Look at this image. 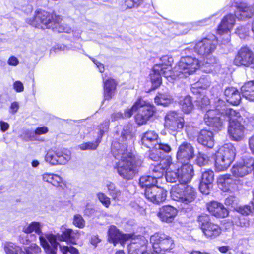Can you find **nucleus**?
<instances>
[{"instance_id": "obj_1", "label": "nucleus", "mask_w": 254, "mask_h": 254, "mask_svg": "<svg viewBox=\"0 0 254 254\" xmlns=\"http://www.w3.org/2000/svg\"><path fill=\"white\" fill-rule=\"evenodd\" d=\"M122 132L121 138L123 143L115 142L112 144V152L115 157L119 160L115 166L118 174L124 179L129 180L133 179L138 172V167L141 164V161L132 153L128 151L127 144L132 138L129 130Z\"/></svg>"}, {"instance_id": "obj_2", "label": "nucleus", "mask_w": 254, "mask_h": 254, "mask_svg": "<svg viewBox=\"0 0 254 254\" xmlns=\"http://www.w3.org/2000/svg\"><path fill=\"white\" fill-rule=\"evenodd\" d=\"M138 110L135 119L139 125L145 124L155 113V108L141 98L138 99L125 113V117H130L133 113Z\"/></svg>"}, {"instance_id": "obj_3", "label": "nucleus", "mask_w": 254, "mask_h": 254, "mask_svg": "<svg viewBox=\"0 0 254 254\" xmlns=\"http://www.w3.org/2000/svg\"><path fill=\"white\" fill-rule=\"evenodd\" d=\"M58 234L48 233L45 236H40V245L43 248L46 254H56L59 243L57 241ZM23 250L26 254H38L41 253V248L36 244H31L29 246L24 247Z\"/></svg>"}, {"instance_id": "obj_4", "label": "nucleus", "mask_w": 254, "mask_h": 254, "mask_svg": "<svg viewBox=\"0 0 254 254\" xmlns=\"http://www.w3.org/2000/svg\"><path fill=\"white\" fill-rule=\"evenodd\" d=\"M26 22L35 27L49 29L54 27L57 28L56 25L61 23L62 19L60 16L39 10L35 12L33 17L27 18Z\"/></svg>"}, {"instance_id": "obj_5", "label": "nucleus", "mask_w": 254, "mask_h": 254, "mask_svg": "<svg viewBox=\"0 0 254 254\" xmlns=\"http://www.w3.org/2000/svg\"><path fill=\"white\" fill-rule=\"evenodd\" d=\"M216 107L215 110L210 109L207 111L204 120L207 125L218 128L227 121L229 114L226 113V110L228 108L225 106L224 102L220 99L218 100Z\"/></svg>"}, {"instance_id": "obj_6", "label": "nucleus", "mask_w": 254, "mask_h": 254, "mask_svg": "<svg viewBox=\"0 0 254 254\" xmlns=\"http://www.w3.org/2000/svg\"><path fill=\"white\" fill-rule=\"evenodd\" d=\"M226 113L229 114L227 121L229 122L228 131L230 137L235 141L242 140L244 135V127L241 123L242 118L239 113L231 109H226Z\"/></svg>"}, {"instance_id": "obj_7", "label": "nucleus", "mask_w": 254, "mask_h": 254, "mask_svg": "<svg viewBox=\"0 0 254 254\" xmlns=\"http://www.w3.org/2000/svg\"><path fill=\"white\" fill-rule=\"evenodd\" d=\"M235 149L231 144H226L219 149L215 154V166L218 171L226 170L233 161Z\"/></svg>"}, {"instance_id": "obj_8", "label": "nucleus", "mask_w": 254, "mask_h": 254, "mask_svg": "<svg viewBox=\"0 0 254 254\" xmlns=\"http://www.w3.org/2000/svg\"><path fill=\"white\" fill-rule=\"evenodd\" d=\"M196 191L190 186L184 184L177 185L173 186L170 191L172 199L180 201L186 204L193 201L196 197Z\"/></svg>"}, {"instance_id": "obj_9", "label": "nucleus", "mask_w": 254, "mask_h": 254, "mask_svg": "<svg viewBox=\"0 0 254 254\" xmlns=\"http://www.w3.org/2000/svg\"><path fill=\"white\" fill-rule=\"evenodd\" d=\"M201 66L200 61L196 58L187 56L181 57L176 66V70L184 77L194 74Z\"/></svg>"}, {"instance_id": "obj_10", "label": "nucleus", "mask_w": 254, "mask_h": 254, "mask_svg": "<svg viewBox=\"0 0 254 254\" xmlns=\"http://www.w3.org/2000/svg\"><path fill=\"white\" fill-rule=\"evenodd\" d=\"M150 243L156 253H165L174 247L173 239L164 233H156L150 237Z\"/></svg>"}, {"instance_id": "obj_11", "label": "nucleus", "mask_w": 254, "mask_h": 254, "mask_svg": "<svg viewBox=\"0 0 254 254\" xmlns=\"http://www.w3.org/2000/svg\"><path fill=\"white\" fill-rule=\"evenodd\" d=\"M197 220L201 229L206 237L213 238L221 233L220 227L211 222L208 215L201 214L198 217Z\"/></svg>"}, {"instance_id": "obj_12", "label": "nucleus", "mask_w": 254, "mask_h": 254, "mask_svg": "<svg viewBox=\"0 0 254 254\" xmlns=\"http://www.w3.org/2000/svg\"><path fill=\"white\" fill-rule=\"evenodd\" d=\"M184 123L183 117L176 112H170L165 117L166 127L173 132L180 131L184 127Z\"/></svg>"}, {"instance_id": "obj_13", "label": "nucleus", "mask_w": 254, "mask_h": 254, "mask_svg": "<svg viewBox=\"0 0 254 254\" xmlns=\"http://www.w3.org/2000/svg\"><path fill=\"white\" fill-rule=\"evenodd\" d=\"M144 195L146 199L155 204L164 202L167 197V191L163 188L157 186L146 189Z\"/></svg>"}, {"instance_id": "obj_14", "label": "nucleus", "mask_w": 254, "mask_h": 254, "mask_svg": "<svg viewBox=\"0 0 254 254\" xmlns=\"http://www.w3.org/2000/svg\"><path fill=\"white\" fill-rule=\"evenodd\" d=\"M254 159L248 158L242 162L234 165L231 169V172L236 177H243L254 170Z\"/></svg>"}, {"instance_id": "obj_15", "label": "nucleus", "mask_w": 254, "mask_h": 254, "mask_svg": "<svg viewBox=\"0 0 254 254\" xmlns=\"http://www.w3.org/2000/svg\"><path fill=\"white\" fill-rule=\"evenodd\" d=\"M254 60V53L249 48L244 47L239 50L234 62L237 66L248 67L252 64Z\"/></svg>"}, {"instance_id": "obj_16", "label": "nucleus", "mask_w": 254, "mask_h": 254, "mask_svg": "<svg viewBox=\"0 0 254 254\" xmlns=\"http://www.w3.org/2000/svg\"><path fill=\"white\" fill-rule=\"evenodd\" d=\"M130 243L128 246L129 254H139L146 251L147 248V240L143 236H133L131 234Z\"/></svg>"}, {"instance_id": "obj_17", "label": "nucleus", "mask_w": 254, "mask_h": 254, "mask_svg": "<svg viewBox=\"0 0 254 254\" xmlns=\"http://www.w3.org/2000/svg\"><path fill=\"white\" fill-rule=\"evenodd\" d=\"M215 49V41L207 38L198 41L194 47L195 52L203 56L209 55Z\"/></svg>"}, {"instance_id": "obj_18", "label": "nucleus", "mask_w": 254, "mask_h": 254, "mask_svg": "<svg viewBox=\"0 0 254 254\" xmlns=\"http://www.w3.org/2000/svg\"><path fill=\"white\" fill-rule=\"evenodd\" d=\"M177 159L181 163H188L194 156V148L190 144L184 142L178 147Z\"/></svg>"}, {"instance_id": "obj_19", "label": "nucleus", "mask_w": 254, "mask_h": 254, "mask_svg": "<svg viewBox=\"0 0 254 254\" xmlns=\"http://www.w3.org/2000/svg\"><path fill=\"white\" fill-rule=\"evenodd\" d=\"M235 16L240 20L250 18L254 15V4L241 2L236 4Z\"/></svg>"}, {"instance_id": "obj_20", "label": "nucleus", "mask_w": 254, "mask_h": 254, "mask_svg": "<svg viewBox=\"0 0 254 254\" xmlns=\"http://www.w3.org/2000/svg\"><path fill=\"white\" fill-rule=\"evenodd\" d=\"M206 208L212 216L216 218H224L229 215L228 210L223 204L218 201H212L207 203Z\"/></svg>"}, {"instance_id": "obj_21", "label": "nucleus", "mask_w": 254, "mask_h": 254, "mask_svg": "<svg viewBox=\"0 0 254 254\" xmlns=\"http://www.w3.org/2000/svg\"><path fill=\"white\" fill-rule=\"evenodd\" d=\"M108 236L109 241L116 246L118 243L123 245L125 242L128 240L131 236V234H122L115 226H111L109 229Z\"/></svg>"}, {"instance_id": "obj_22", "label": "nucleus", "mask_w": 254, "mask_h": 254, "mask_svg": "<svg viewBox=\"0 0 254 254\" xmlns=\"http://www.w3.org/2000/svg\"><path fill=\"white\" fill-rule=\"evenodd\" d=\"M235 15L229 14L222 19L217 29V33L220 35L230 32L235 24Z\"/></svg>"}, {"instance_id": "obj_23", "label": "nucleus", "mask_w": 254, "mask_h": 254, "mask_svg": "<svg viewBox=\"0 0 254 254\" xmlns=\"http://www.w3.org/2000/svg\"><path fill=\"white\" fill-rule=\"evenodd\" d=\"M183 164L182 166L177 169L181 184L189 182L193 176V166L188 163Z\"/></svg>"}, {"instance_id": "obj_24", "label": "nucleus", "mask_w": 254, "mask_h": 254, "mask_svg": "<svg viewBox=\"0 0 254 254\" xmlns=\"http://www.w3.org/2000/svg\"><path fill=\"white\" fill-rule=\"evenodd\" d=\"M177 212L175 208L170 205L164 206L160 209L158 216L162 221L170 222L176 217Z\"/></svg>"}, {"instance_id": "obj_25", "label": "nucleus", "mask_w": 254, "mask_h": 254, "mask_svg": "<svg viewBox=\"0 0 254 254\" xmlns=\"http://www.w3.org/2000/svg\"><path fill=\"white\" fill-rule=\"evenodd\" d=\"M224 95L226 101L234 105H238L241 97L238 90L234 87L227 88L224 91Z\"/></svg>"}, {"instance_id": "obj_26", "label": "nucleus", "mask_w": 254, "mask_h": 254, "mask_svg": "<svg viewBox=\"0 0 254 254\" xmlns=\"http://www.w3.org/2000/svg\"><path fill=\"white\" fill-rule=\"evenodd\" d=\"M198 141L203 146L212 148L214 146L213 133L206 129L201 130L198 137Z\"/></svg>"}, {"instance_id": "obj_27", "label": "nucleus", "mask_w": 254, "mask_h": 254, "mask_svg": "<svg viewBox=\"0 0 254 254\" xmlns=\"http://www.w3.org/2000/svg\"><path fill=\"white\" fill-rule=\"evenodd\" d=\"M158 135L154 131H147L145 132L141 138L142 145L147 148H152L155 145V142H157Z\"/></svg>"}, {"instance_id": "obj_28", "label": "nucleus", "mask_w": 254, "mask_h": 254, "mask_svg": "<svg viewBox=\"0 0 254 254\" xmlns=\"http://www.w3.org/2000/svg\"><path fill=\"white\" fill-rule=\"evenodd\" d=\"M81 233H84L82 231L79 230H73L71 229H65L62 231L61 236L59 240L61 241H70L74 244V241L76 239H79Z\"/></svg>"}, {"instance_id": "obj_29", "label": "nucleus", "mask_w": 254, "mask_h": 254, "mask_svg": "<svg viewBox=\"0 0 254 254\" xmlns=\"http://www.w3.org/2000/svg\"><path fill=\"white\" fill-rule=\"evenodd\" d=\"M162 63L157 64L156 65H158L162 67L163 74L164 77L168 78L172 75V67L171 64L173 62V58L169 56L165 55L162 56L160 59Z\"/></svg>"}, {"instance_id": "obj_30", "label": "nucleus", "mask_w": 254, "mask_h": 254, "mask_svg": "<svg viewBox=\"0 0 254 254\" xmlns=\"http://www.w3.org/2000/svg\"><path fill=\"white\" fill-rule=\"evenodd\" d=\"M162 67L158 65H155L153 68L152 73L150 74L152 86L154 89L158 87L161 84L162 80L161 76L164 77L163 74Z\"/></svg>"}, {"instance_id": "obj_31", "label": "nucleus", "mask_w": 254, "mask_h": 254, "mask_svg": "<svg viewBox=\"0 0 254 254\" xmlns=\"http://www.w3.org/2000/svg\"><path fill=\"white\" fill-rule=\"evenodd\" d=\"M117 83L116 81L110 78L104 82V98L109 100L114 95Z\"/></svg>"}, {"instance_id": "obj_32", "label": "nucleus", "mask_w": 254, "mask_h": 254, "mask_svg": "<svg viewBox=\"0 0 254 254\" xmlns=\"http://www.w3.org/2000/svg\"><path fill=\"white\" fill-rule=\"evenodd\" d=\"M43 224L39 222H32L30 224L25 226L23 228V231L25 233H31L35 232L40 236H45L47 233L43 234L42 232V228ZM48 233H47L48 234Z\"/></svg>"}, {"instance_id": "obj_33", "label": "nucleus", "mask_w": 254, "mask_h": 254, "mask_svg": "<svg viewBox=\"0 0 254 254\" xmlns=\"http://www.w3.org/2000/svg\"><path fill=\"white\" fill-rule=\"evenodd\" d=\"M242 96L247 100L254 101V82L249 81L241 87Z\"/></svg>"}, {"instance_id": "obj_34", "label": "nucleus", "mask_w": 254, "mask_h": 254, "mask_svg": "<svg viewBox=\"0 0 254 254\" xmlns=\"http://www.w3.org/2000/svg\"><path fill=\"white\" fill-rule=\"evenodd\" d=\"M156 104L164 107H167L173 103L174 99L171 95L167 93H159L154 99Z\"/></svg>"}, {"instance_id": "obj_35", "label": "nucleus", "mask_w": 254, "mask_h": 254, "mask_svg": "<svg viewBox=\"0 0 254 254\" xmlns=\"http://www.w3.org/2000/svg\"><path fill=\"white\" fill-rule=\"evenodd\" d=\"M42 180L46 182L52 184L54 186H59L63 182L62 178L57 174L50 173H44Z\"/></svg>"}, {"instance_id": "obj_36", "label": "nucleus", "mask_w": 254, "mask_h": 254, "mask_svg": "<svg viewBox=\"0 0 254 254\" xmlns=\"http://www.w3.org/2000/svg\"><path fill=\"white\" fill-rule=\"evenodd\" d=\"M157 179L153 176L144 175L140 177L139 180V186L142 188L147 189L152 186H156Z\"/></svg>"}, {"instance_id": "obj_37", "label": "nucleus", "mask_w": 254, "mask_h": 254, "mask_svg": "<svg viewBox=\"0 0 254 254\" xmlns=\"http://www.w3.org/2000/svg\"><path fill=\"white\" fill-rule=\"evenodd\" d=\"M4 249L7 254H26L21 247L11 242H6Z\"/></svg>"}, {"instance_id": "obj_38", "label": "nucleus", "mask_w": 254, "mask_h": 254, "mask_svg": "<svg viewBox=\"0 0 254 254\" xmlns=\"http://www.w3.org/2000/svg\"><path fill=\"white\" fill-rule=\"evenodd\" d=\"M71 153L68 149H64L58 151V165H64L66 164L71 159Z\"/></svg>"}, {"instance_id": "obj_39", "label": "nucleus", "mask_w": 254, "mask_h": 254, "mask_svg": "<svg viewBox=\"0 0 254 254\" xmlns=\"http://www.w3.org/2000/svg\"><path fill=\"white\" fill-rule=\"evenodd\" d=\"M180 105L182 111L185 113H189L191 112L193 109V105L192 102L191 98L190 96L185 97L180 101Z\"/></svg>"}, {"instance_id": "obj_40", "label": "nucleus", "mask_w": 254, "mask_h": 254, "mask_svg": "<svg viewBox=\"0 0 254 254\" xmlns=\"http://www.w3.org/2000/svg\"><path fill=\"white\" fill-rule=\"evenodd\" d=\"M58 151L49 150L46 153L45 160L51 165H58Z\"/></svg>"}, {"instance_id": "obj_41", "label": "nucleus", "mask_w": 254, "mask_h": 254, "mask_svg": "<svg viewBox=\"0 0 254 254\" xmlns=\"http://www.w3.org/2000/svg\"><path fill=\"white\" fill-rule=\"evenodd\" d=\"M214 173L212 170H206L202 174L201 181L208 183V184H212L214 181Z\"/></svg>"}, {"instance_id": "obj_42", "label": "nucleus", "mask_w": 254, "mask_h": 254, "mask_svg": "<svg viewBox=\"0 0 254 254\" xmlns=\"http://www.w3.org/2000/svg\"><path fill=\"white\" fill-rule=\"evenodd\" d=\"M238 202L239 200L237 197L234 196H229L226 198L225 200V204L231 208H233L236 210L237 208L239 206L238 205Z\"/></svg>"}, {"instance_id": "obj_43", "label": "nucleus", "mask_w": 254, "mask_h": 254, "mask_svg": "<svg viewBox=\"0 0 254 254\" xmlns=\"http://www.w3.org/2000/svg\"><path fill=\"white\" fill-rule=\"evenodd\" d=\"M166 179L167 182L171 183L176 182L177 180L179 181V176L178 171H168L166 173Z\"/></svg>"}, {"instance_id": "obj_44", "label": "nucleus", "mask_w": 254, "mask_h": 254, "mask_svg": "<svg viewBox=\"0 0 254 254\" xmlns=\"http://www.w3.org/2000/svg\"><path fill=\"white\" fill-rule=\"evenodd\" d=\"M99 142V141L96 140L95 142H87L83 143L79 146V148L82 150H95L97 148Z\"/></svg>"}, {"instance_id": "obj_45", "label": "nucleus", "mask_w": 254, "mask_h": 254, "mask_svg": "<svg viewBox=\"0 0 254 254\" xmlns=\"http://www.w3.org/2000/svg\"><path fill=\"white\" fill-rule=\"evenodd\" d=\"M73 224L79 228H83L85 225V222L81 215L79 214L75 215L73 218Z\"/></svg>"}, {"instance_id": "obj_46", "label": "nucleus", "mask_w": 254, "mask_h": 254, "mask_svg": "<svg viewBox=\"0 0 254 254\" xmlns=\"http://www.w3.org/2000/svg\"><path fill=\"white\" fill-rule=\"evenodd\" d=\"M233 222L238 226L247 227L249 225V221L244 217H235L233 219Z\"/></svg>"}, {"instance_id": "obj_47", "label": "nucleus", "mask_w": 254, "mask_h": 254, "mask_svg": "<svg viewBox=\"0 0 254 254\" xmlns=\"http://www.w3.org/2000/svg\"><path fill=\"white\" fill-rule=\"evenodd\" d=\"M160 162L159 164L160 167L164 171L165 169H167L169 167H172L174 165L171 163V159L170 157L167 156L166 158L161 159Z\"/></svg>"}, {"instance_id": "obj_48", "label": "nucleus", "mask_w": 254, "mask_h": 254, "mask_svg": "<svg viewBox=\"0 0 254 254\" xmlns=\"http://www.w3.org/2000/svg\"><path fill=\"white\" fill-rule=\"evenodd\" d=\"M97 196L99 201L106 207H108L110 204V199L102 192H99L97 194Z\"/></svg>"}, {"instance_id": "obj_49", "label": "nucleus", "mask_w": 254, "mask_h": 254, "mask_svg": "<svg viewBox=\"0 0 254 254\" xmlns=\"http://www.w3.org/2000/svg\"><path fill=\"white\" fill-rule=\"evenodd\" d=\"M212 187V184L208 183L200 182L199 185V190L200 192L204 194H208L210 192V189Z\"/></svg>"}, {"instance_id": "obj_50", "label": "nucleus", "mask_w": 254, "mask_h": 254, "mask_svg": "<svg viewBox=\"0 0 254 254\" xmlns=\"http://www.w3.org/2000/svg\"><path fill=\"white\" fill-rule=\"evenodd\" d=\"M249 31V28L240 26L237 28L236 33L239 35L240 38L244 39L248 35Z\"/></svg>"}, {"instance_id": "obj_51", "label": "nucleus", "mask_w": 254, "mask_h": 254, "mask_svg": "<svg viewBox=\"0 0 254 254\" xmlns=\"http://www.w3.org/2000/svg\"><path fill=\"white\" fill-rule=\"evenodd\" d=\"M209 161L208 157L207 155L201 153H199L197 156V164L201 166H203L208 163Z\"/></svg>"}, {"instance_id": "obj_52", "label": "nucleus", "mask_w": 254, "mask_h": 254, "mask_svg": "<svg viewBox=\"0 0 254 254\" xmlns=\"http://www.w3.org/2000/svg\"><path fill=\"white\" fill-rule=\"evenodd\" d=\"M158 164L152 168L153 176L156 179L161 178L164 174V170Z\"/></svg>"}, {"instance_id": "obj_53", "label": "nucleus", "mask_w": 254, "mask_h": 254, "mask_svg": "<svg viewBox=\"0 0 254 254\" xmlns=\"http://www.w3.org/2000/svg\"><path fill=\"white\" fill-rule=\"evenodd\" d=\"M152 148L153 149L151 151L149 155L150 158L154 161H160L161 158V152L155 148V145Z\"/></svg>"}, {"instance_id": "obj_54", "label": "nucleus", "mask_w": 254, "mask_h": 254, "mask_svg": "<svg viewBox=\"0 0 254 254\" xmlns=\"http://www.w3.org/2000/svg\"><path fill=\"white\" fill-rule=\"evenodd\" d=\"M234 182L233 180L230 177V175H225L220 177L218 182L222 185H226L230 186Z\"/></svg>"}, {"instance_id": "obj_55", "label": "nucleus", "mask_w": 254, "mask_h": 254, "mask_svg": "<svg viewBox=\"0 0 254 254\" xmlns=\"http://www.w3.org/2000/svg\"><path fill=\"white\" fill-rule=\"evenodd\" d=\"M236 211L242 215H248L252 212L251 207L248 205H244L242 206H238Z\"/></svg>"}, {"instance_id": "obj_56", "label": "nucleus", "mask_w": 254, "mask_h": 254, "mask_svg": "<svg viewBox=\"0 0 254 254\" xmlns=\"http://www.w3.org/2000/svg\"><path fill=\"white\" fill-rule=\"evenodd\" d=\"M155 148L158 151L162 150L165 152H169L171 150V148L168 144L164 143L155 144Z\"/></svg>"}, {"instance_id": "obj_57", "label": "nucleus", "mask_w": 254, "mask_h": 254, "mask_svg": "<svg viewBox=\"0 0 254 254\" xmlns=\"http://www.w3.org/2000/svg\"><path fill=\"white\" fill-rule=\"evenodd\" d=\"M13 88L17 92H22L24 90V86L22 83L19 81H16L13 83Z\"/></svg>"}, {"instance_id": "obj_58", "label": "nucleus", "mask_w": 254, "mask_h": 254, "mask_svg": "<svg viewBox=\"0 0 254 254\" xmlns=\"http://www.w3.org/2000/svg\"><path fill=\"white\" fill-rule=\"evenodd\" d=\"M130 108H127V109H126V110L125 111L124 114L121 113V112H118V113H114L112 115V119L113 120H118L119 119H120V118H128V117H125V113L126 112V111L128 109H129Z\"/></svg>"}, {"instance_id": "obj_59", "label": "nucleus", "mask_w": 254, "mask_h": 254, "mask_svg": "<svg viewBox=\"0 0 254 254\" xmlns=\"http://www.w3.org/2000/svg\"><path fill=\"white\" fill-rule=\"evenodd\" d=\"M19 105L17 102H13L11 103L10 106V113L14 114L16 113L19 109Z\"/></svg>"}, {"instance_id": "obj_60", "label": "nucleus", "mask_w": 254, "mask_h": 254, "mask_svg": "<svg viewBox=\"0 0 254 254\" xmlns=\"http://www.w3.org/2000/svg\"><path fill=\"white\" fill-rule=\"evenodd\" d=\"M7 63L9 65L16 66L19 64L18 59L14 56H11L7 61Z\"/></svg>"}, {"instance_id": "obj_61", "label": "nucleus", "mask_w": 254, "mask_h": 254, "mask_svg": "<svg viewBox=\"0 0 254 254\" xmlns=\"http://www.w3.org/2000/svg\"><path fill=\"white\" fill-rule=\"evenodd\" d=\"M138 0H126L125 1V5L128 8H132L138 6L136 4V1Z\"/></svg>"}, {"instance_id": "obj_62", "label": "nucleus", "mask_w": 254, "mask_h": 254, "mask_svg": "<svg viewBox=\"0 0 254 254\" xmlns=\"http://www.w3.org/2000/svg\"><path fill=\"white\" fill-rule=\"evenodd\" d=\"M48 131V128L44 126L37 128L35 131V133L37 135H40L46 134Z\"/></svg>"}, {"instance_id": "obj_63", "label": "nucleus", "mask_w": 254, "mask_h": 254, "mask_svg": "<svg viewBox=\"0 0 254 254\" xmlns=\"http://www.w3.org/2000/svg\"><path fill=\"white\" fill-rule=\"evenodd\" d=\"M109 194L112 197L114 200H119L121 194V191L120 190L116 189L113 192L111 191V193Z\"/></svg>"}, {"instance_id": "obj_64", "label": "nucleus", "mask_w": 254, "mask_h": 254, "mask_svg": "<svg viewBox=\"0 0 254 254\" xmlns=\"http://www.w3.org/2000/svg\"><path fill=\"white\" fill-rule=\"evenodd\" d=\"M249 144L250 149L254 153V135L249 139Z\"/></svg>"}]
</instances>
